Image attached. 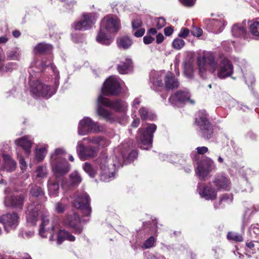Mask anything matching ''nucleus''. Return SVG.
Returning <instances> with one entry per match:
<instances>
[{
	"label": "nucleus",
	"instance_id": "nucleus-53",
	"mask_svg": "<svg viewBox=\"0 0 259 259\" xmlns=\"http://www.w3.org/2000/svg\"><path fill=\"white\" fill-rule=\"evenodd\" d=\"M249 232L252 235V233L255 236H259V225H252L250 227L249 229Z\"/></svg>",
	"mask_w": 259,
	"mask_h": 259
},
{
	"label": "nucleus",
	"instance_id": "nucleus-45",
	"mask_svg": "<svg viewBox=\"0 0 259 259\" xmlns=\"http://www.w3.org/2000/svg\"><path fill=\"white\" fill-rule=\"evenodd\" d=\"M30 192V194L34 197H38L44 194L41 188L35 185L31 186Z\"/></svg>",
	"mask_w": 259,
	"mask_h": 259
},
{
	"label": "nucleus",
	"instance_id": "nucleus-21",
	"mask_svg": "<svg viewBox=\"0 0 259 259\" xmlns=\"http://www.w3.org/2000/svg\"><path fill=\"white\" fill-rule=\"evenodd\" d=\"M41 209V206L36 203H30L27 207V223L31 226L36 224L38 219V211Z\"/></svg>",
	"mask_w": 259,
	"mask_h": 259
},
{
	"label": "nucleus",
	"instance_id": "nucleus-36",
	"mask_svg": "<svg viewBox=\"0 0 259 259\" xmlns=\"http://www.w3.org/2000/svg\"><path fill=\"white\" fill-rule=\"evenodd\" d=\"M4 59L0 51V73L11 71L15 67L16 65L14 63L9 62L4 65Z\"/></svg>",
	"mask_w": 259,
	"mask_h": 259
},
{
	"label": "nucleus",
	"instance_id": "nucleus-8",
	"mask_svg": "<svg viewBox=\"0 0 259 259\" xmlns=\"http://www.w3.org/2000/svg\"><path fill=\"white\" fill-rule=\"evenodd\" d=\"M71 202L74 207L79 209L84 217L91 215L92 209L90 206V198L88 194L84 192H77L71 197Z\"/></svg>",
	"mask_w": 259,
	"mask_h": 259
},
{
	"label": "nucleus",
	"instance_id": "nucleus-6",
	"mask_svg": "<svg viewBox=\"0 0 259 259\" xmlns=\"http://www.w3.org/2000/svg\"><path fill=\"white\" fill-rule=\"evenodd\" d=\"M118 159H121L120 157L115 156V159L113 160V163H110L111 160H108L107 156L105 153H102L97 160V163L100 168V176L101 180L104 182H109L112 180L114 177V171L116 167H118L120 165H116L114 167L113 170L109 169L108 167L110 168L113 165L114 162H117Z\"/></svg>",
	"mask_w": 259,
	"mask_h": 259
},
{
	"label": "nucleus",
	"instance_id": "nucleus-16",
	"mask_svg": "<svg viewBox=\"0 0 259 259\" xmlns=\"http://www.w3.org/2000/svg\"><path fill=\"white\" fill-rule=\"evenodd\" d=\"M19 221V215L15 212L7 213L0 217V222L4 225L7 232L15 230L17 227Z\"/></svg>",
	"mask_w": 259,
	"mask_h": 259
},
{
	"label": "nucleus",
	"instance_id": "nucleus-2",
	"mask_svg": "<svg viewBox=\"0 0 259 259\" xmlns=\"http://www.w3.org/2000/svg\"><path fill=\"white\" fill-rule=\"evenodd\" d=\"M65 150L62 148L55 149L50 156V164L54 177L50 178L48 182V190L49 195L51 197H56L59 193L60 178L68 172L70 165L64 156L66 155Z\"/></svg>",
	"mask_w": 259,
	"mask_h": 259
},
{
	"label": "nucleus",
	"instance_id": "nucleus-32",
	"mask_svg": "<svg viewBox=\"0 0 259 259\" xmlns=\"http://www.w3.org/2000/svg\"><path fill=\"white\" fill-rule=\"evenodd\" d=\"M117 44L119 48L126 50L131 47L133 41L130 37L123 36L118 38Z\"/></svg>",
	"mask_w": 259,
	"mask_h": 259
},
{
	"label": "nucleus",
	"instance_id": "nucleus-41",
	"mask_svg": "<svg viewBox=\"0 0 259 259\" xmlns=\"http://www.w3.org/2000/svg\"><path fill=\"white\" fill-rule=\"evenodd\" d=\"M83 169L86 173L92 178L95 177L97 174V169L88 162H85L83 164Z\"/></svg>",
	"mask_w": 259,
	"mask_h": 259
},
{
	"label": "nucleus",
	"instance_id": "nucleus-11",
	"mask_svg": "<svg viewBox=\"0 0 259 259\" xmlns=\"http://www.w3.org/2000/svg\"><path fill=\"white\" fill-rule=\"evenodd\" d=\"M102 130V127L90 117H84L79 121L78 134L80 136L86 135L90 133H97Z\"/></svg>",
	"mask_w": 259,
	"mask_h": 259
},
{
	"label": "nucleus",
	"instance_id": "nucleus-25",
	"mask_svg": "<svg viewBox=\"0 0 259 259\" xmlns=\"http://www.w3.org/2000/svg\"><path fill=\"white\" fill-rule=\"evenodd\" d=\"M137 152L134 150L132 151L130 153H129L127 156L125 151H121L120 153V157L121 159H118L117 162H114L113 165L111 166V167H108V170L109 169L111 170H113L114 167L116 165H122L123 164H126L131 163L137 158Z\"/></svg>",
	"mask_w": 259,
	"mask_h": 259
},
{
	"label": "nucleus",
	"instance_id": "nucleus-47",
	"mask_svg": "<svg viewBox=\"0 0 259 259\" xmlns=\"http://www.w3.org/2000/svg\"><path fill=\"white\" fill-rule=\"evenodd\" d=\"M185 45V42L180 38H175L172 42V47L177 50L182 49Z\"/></svg>",
	"mask_w": 259,
	"mask_h": 259
},
{
	"label": "nucleus",
	"instance_id": "nucleus-30",
	"mask_svg": "<svg viewBox=\"0 0 259 259\" xmlns=\"http://www.w3.org/2000/svg\"><path fill=\"white\" fill-rule=\"evenodd\" d=\"M132 61L130 58H126L125 61L121 62L117 66V70L120 74H126L131 71L132 66Z\"/></svg>",
	"mask_w": 259,
	"mask_h": 259
},
{
	"label": "nucleus",
	"instance_id": "nucleus-43",
	"mask_svg": "<svg viewBox=\"0 0 259 259\" xmlns=\"http://www.w3.org/2000/svg\"><path fill=\"white\" fill-rule=\"evenodd\" d=\"M36 172L37 177L44 178L47 176L48 170L46 166L40 165L37 167Z\"/></svg>",
	"mask_w": 259,
	"mask_h": 259
},
{
	"label": "nucleus",
	"instance_id": "nucleus-39",
	"mask_svg": "<svg viewBox=\"0 0 259 259\" xmlns=\"http://www.w3.org/2000/svg\"><path fill=\"white\" fill-rule=\"evenodd\" d=\"M139 113L141 118L143 120L149 119L153 120L156 118V115L155 114L151 113L145 107L140 108L139 111Z\"/></svg>",
	"mask_w": 259,
	"mask_h": 259
},
{
	"label": "nucleus",
	"instance_id": "nucleus-33",
	"mask_svg": "<svg viewBox=\"0 0 259 259\" xmlns=\"http://www.w3.org/2000/svg\"><path fill=\"white\" fill-rule=\"evenodd\" d=\"M249 30L253 38L259 39V19L250 22Z\"/></svg>",
	"mask_w": 259,
	"mask_h": 259
},
{
	"label": "nucleus",
	"instance_id": "nucleus-38",
	"mask_svg": "<svg viewBox=\"0 0 259 259\" xmlns=\"http://www.w3.org/2000/svg\"><path fill=\"white\" fill-rule=\"evenodd\" d=\"M184 73L187 77L189 78L193 77L194 74V66L190 61H185L184 63Z\"/></svg>",
	"mask_w": 259,
	"mask_h": 259
},
{
	"label": "nucleus",
	"instance_id": "nucleus-26",
	"mask_svg": "<svg viewBox=\"0 0 259 259\" xmlns=\"http://www.w3.org/2000/svg\"><path fill=\"white\" fill-rule=\"evenodd\" d=\"M212 182L219 190H228L230 187V182L224 174L217 175Z\"/></svg>",
	"mask_w": 259,
	"mask_h": 259
},
{
	"label": "nucleus",
	"instance_id": "nucleus-14",
	"mask_svg": "<svg viewBox=\"0 0 259 259\" xmlns=\"http://www.w3.org/2000/svg\"><path fill=\"white\" fill-rule=\"evenodd\" d=\"M120 83L116 76H111L104 82L102 93L105 95H116L120 92Z\"/></svg>",
	"mask_w": 259,
	"mask_h": 259
},
{
	"label": "nucleus",
	"instance_id": "nucleus-1",
	"mask_svg": "<svg viewBox=\"0 0 259 259\" xmlns=\"http://www.w3.org/2000/svg\"><path fill=\"white\" fill-rule=\"evenodd\" d=\"M30 92L35 97L50 98L56 91L59 74L51 59L34 61L29 70Z\"/></svg>",
	"mask_w": 259,
	"mask_h": 259
},
{
	"label": "nucleus",
	"instance_id": "nucleus-50",
	"mask_svg": "<svg viewBox=\"0 0 259 259\" xmlns=\"http://www.w3.org/2000/svg\"><path fill=\"white\" fill-rule=\"evenodd\" d=\"M34 232L32 230H23L19 234V236L24 239H29L34 235Z\"/></svg>",
	"mask_w": 259,
	"mask_h": 259
},
{
	"label": "nucleus",
	"instance_id": "nucleus-22",
	"mask_svg": "<svg viewBox=\"0 0 259 259\" xmlns=\"http://www.w3.org/2000/svg\"><path fill=\"white\" fill-rule=\"evenodd\" d=\"M7 190L5 191L7 195L4 200L5 205L6 206L22 209L24 201V197L21 195H15L9 193L7 194Z\"/></svg>",
	"mask_w": 259,
	"mask_h": 259
},
{
	"label": "nucleus",
	"instance_id": "nucleus-42",
	"mask_svg": "<svg viewBox=\"0 0 259 259\" xmlns=\"http://www.w3.org/2000/svg\"><path fill=\"white\" fill-rule=\"evenodd\" d=\"M81 180L80 176L77 171H74L70 175V182L72 186L78 185Z\"/></svg>",
	"mask_w": 259,
	"mask_h": 259
},
{
	"label": "nucleus",
	"instance_id": "nucleus-19",
	"mask_svg": "<svg viewBox=\"0 0 259 259\" xmlns=\"http://www.w3.org/2000/svg\"><path fill=\"white\" fill-rule=\"evenodd\" d=\"M204 23L208 30L215 33H219L224 29L226 23L224 18L218 17L212 20L206 19Z\"/></svg>",
	"mask_w": 259,
	"mask_h": 259
},
{
	"label": "nucleus",
	"instance_id": "nucleus-10",
	"mask_svg": "<svg viewBox=\"0 0 259 259\" xmlns=\"http://www.w3.org/2000/svg\"><path fill=\"white\" fill-rule=\"evenodd\" d=\"M96 20L95 13H83L80 18L72 23L71 27L74 30L85 31L92 28Z\"/></svg>",
	"mask_w": 259,
	"mask_h": 259
},
{
	"label": "nucleus",
	"instance_id": "nucleus-44",
	"mask_svg": "<svg viewBox=\"0 0 259 259\" xmlns=\"http://www.w3.org/2000/svg\"><path fill=\"white\" fill-rule=\"evenodd\" d=\"M227 238L229 240L236 242H242L243 240V238L241 234L233 232L228 233L227 235Z\"/></svg>",
	"mask_w": 259,
	"mask_h": 259
},
{
	"label": "nucleus",
	"instance_id": "nucleus-56",
	"mask_svg": "<svg viewBox=\"0 0 259 259\" xmlns=\"http://www.w3.org/2000/svg\"><path fill=\"white\" fill-rule=\"evenodd\" d=\"M197 152L199 154H204L208 152V148L205 146L198 147L196 149Z\"/></svg>",
	"mask_w": 259,
	"mask_h": 259
},
{
	"label": "nucleus",
	"instance_id": "nucleus-12",
	"mask_svg": "<svg viewBox=\"0 0 259 259\" xmlns=\"http://www.w3.org/2000/svg\"><path fill=\"white\" fill-rule=\"evenodd\" d=\"M195 122L200 128L201 136L206 139H209L211 136L213 130L207 119L205 111L201 110L198 112Z\"/></svg>",
	"mask_w": 259,
	"mask_h": 259
},
{
	"label": "nucleus",
	"instance_id": "nucleus-35",
	"mask_svg": "<svg viewBox=\"0 0 259 259\" xmlns=\"http://www.w3.org/2000/svg\"><path fill=\"white\" fill-rule=\"evenodd\" d=\"M83 140L87 141L88 144L92 143L103 147L107 145L106 140L101 137L84 138Z\"/></svg>",
	"mask_w": 259,
	"mask_h": 259
},
{
	"label": "nucleus",
	"instance_id": "nucleus-64",
	"mask_svg": "<svg viewBox=\"0 0 259 259\" xmlns=\"http://www.w3.org/2000/svg\"><path fill=\"white\" fill-rule=\"evenodd\" d=\"M140 124V119L138 118L135 119L132 122V126L134 127H137Z\"/></svg>",
	"mask_w": 259,
	"mask_h": 259
},
{
	"label": "nucleus",
	"instance_id": "nucleus-48",
	"mask_svg": "<svg viewBox=\"0 0 259 259\" xmlns=\"http://www.w3.org/2000/svg\"><path fill=\"white\" fill-rule=\"evenodd\" d=\"M66 204L65 200L62 199L60 201L56 204L55 210L58 213H63L65 209Z\"/></svg>",
	"mask_w": 259,
	"mask_h": 259
},
{
	"label": "nucleus",
	"instance_id": "nucleus-24",
	"mask_svg": "<svg viewBox=\"0 0 259 259\" xmlns=\"http://www.w3.org/2000/svg\"><path fill=\"white\" fill-rule=\"evenodd\" d=\"M16 145L21 147L24 151L25 154L29 155L31 152L33 140L30 136L26 135L17 138L14 141Z\"/></svg>",
	"mask_w": 259,
	"mask_h": 259
},
{
	"label": "nucleus",
	"instance_id": "nucleus-63",
	"mask_svg": "<svg viewBox=\"0 0 259 259\" xmlns=\"http://www.w3.org/2000/svg\"><path fill=\"white\" fill-rule=\"evenodd\" d=\"M164 40V36L161 33H159L156 36V42L160 44Z\"/></svg>",
	"mask_w": 259,
	"mask_h": 259
},
{
	"label": "nucleus",
	"instance_id": "nucleus-34",
	"mask_svg": "<svg viewBox=\"0 0 259 259\" xmlns=\"http://www.w3.org/2000/svg\"><path fill=\"white\" fill-rule=\"evenodd\" d=\"M232 33L234 36L245 38L246 31L241 24H234L232 28Z\"/></svg>",
	"mask_w": 259,
	"mask_h": 259
},
{
	"label": "nucleus",
	"instance_id": "nucleus-15",
	"mask_svg": "<svg viewBox=\"0 0 259 259\" xmlns=\"http://www.w3.org/2000/svg\"><path fill=\"white\" fill-rule=\"evenodd\" d=\"M162 79L165 80V86L166 89H173L177 88L179 85L177 79L170 73L164 74V73H161L156 78L153 79V84L158 87H162L163 85Z\"/></svg>",
	"mask_w": 259,
	"mask_h": 259
},
{
	"label": "nucleus",
	"instance_id": "nucleus-49",
	"mask_svg": "<svg viewBox=\"0 0 259 259\" xmlns=\"http://www.w3.org/2000/svg\"><path fill=\"white\" fill-rule=\"evenodd\" d=\"M244 77L245 81L246 83L248 86H249L250 85H251L254 82L255 80H254V76H253V74L252 73V72H249L248 73H246L245 74H244Z\"/></svg>",
	"mask_w": 259,
	"mask_h": 259
},
{
	"label": "nucleus",
	"instance_id": "nucleus-51",
	"mask_svg": "<svg viewBox=\"0 0 259 259\" xmlns=\"http://www.w3.org/2000/svg\"><path fill=\"white\" fill-rule=\"evenodd\" d=\"M156 26L158 29H160L165 25V20L162 17L157 18L155 19Z\"/></svg>",
	"mask_w": 259,
	"mask_h": 259
},
{
	"label": "nucleus",
	"instance_id": "nucleus-54",
	"mask_svg": "<svg viewBox=\"0 0 259 259\" xmlns=\"http://www.w3.org/2000/svg\"><path fill=\"white\" fill-rule=\"evenodd\" d=\"M191 33L195 36L199 37L202 34V30L200 28L194 27L191 30Z\"/></svg>",
	"mask_w": 259,
	"mask_h": 259
},
{
	"label": "nucleus",
	"instance_id": "nucleus-5",
	"mask_svg": "<svg viewBox=\"0 0 259 259\" xmlns=\"http://www.w3.org/2000/svg\"><path fill=\"white\" fill-rule=\"evenodd\" d=\"M120 29V21L115 16L108 15L102 20L100 31L97 36V41L103 45H109L113 41L112 33Z\"/></svg>",
	"mask_w": 259,
	"mask_h": 259
},
{
	"label": "nucleus",
	"instance_id": "nucleus-23",
	"mask_svg": "<svg viewBox=\"0 0 259 259\" xmlns=\"http://www.w3.org/2000/svg\"><path fill=\"white\" fill-rule=\"evenodd\" d=\"M64 224L72 228L75 234H80L82 231L81 220L79 217L76 213L66 217L64 220Z\"/></svg>",
	"mask_w": 259,
	"mask_h": 259
},
{
	"label": "nucleus",
	"instance_id": "nucleus-60",
	"mask_svg": "<svg viewBox=\"0 0 259 259\" xmlns=\"http://www.w3.org/2000/svg\"><path fill=\"white\" fill-rule=\"evenodd\" d=\"M174 32V29L172 27H167L164 28V32L165 35L170 36Z\"/></svg>",
	"mask_w": 259,
	"mask_h": 259
},
{
	"label": "nucleus",
	"instance_id": "nucleus-29",
	"mask_svg": "<svg viewBox=\"0 0 259 259\" xmlns=\"http://www.w3.org/2000/svg\"><path fill=\"white\" fill-rule=\"evenodd\" d=\"M75 237L70 232L65 230H60L58 234L57 243L61 244L63 241L68 240L69 241H74Z\"/></svg>",
	"mask_w": 259,
	"mask_h": 259
},
{
	"label": "nucleus",
	"instance_id": "nucleus-20",
	"mask_svg": "<svg viewBox=\"0 0 259 259\" xmlns=\"http://www.w3.org/2000/svg\"><path fill=\"white\" fill-rule=\"evenodd\" d=\"M197 191L201 198L207 200H213L217 197V191L211 183L206 185L198 184Z\"/></svg>",
	"mask_w": 259,
	"mask_h": 259
},
{
	"label": "nucleus",
	"instance_id": "nucleus-7",
	"mask_svg": "<svg viewBox=\"0 0 259 259\" xmlns=\"http://www.w3.org/2000/svg\"><path fill=\"white\" fill-rule=\"evenodd\" d=\"M156 130V125L150 124L146 128H140L136 136L138 146L143 149H148L152 146L153 133Z\"/></svg>",
	"mask_w": 259,
	"mask_h": 259
},
{
	"label": "nucleus",
	"instance_id": "nucleus-57",
	"mask_svg": "<svg viewBox=\"0 0 259 259\" xmlns=\"http://www.w3.org/2000/svg\"><path fill=\"white\" fill-rule=\"evenodd\" d=\"M180 2L185 6H193L196 0H180Z\"/></svg>",
	"mask_w": 259,
	"mask_h": 259
},
{
	"label": "nucleus",
	"instance_id": "nucleus-55",
	"mask_svg": "<svg viewBox=\"0 0 259 259\" xmlns=\"http://www.w3.org/2000/svg\"><path fill=\"white\" fill-rule=\"evenodd\" d=\"M190 31L188 28H182L178 34L180 37L186 38L189 34Z\"/></svg>",
	"mask_w": 259,
	"mask_h": 259
},
{
	"label": "nucleus",
	"instance_id": "nucleus-58",
	"mask_svg": "<svg viewBox=\"0 0 259 259\" xmlns=\"http://www.w3.org/2000/svg\"><path fill=\"white\" fill-rule=\"evenodd\" d=\"M19 163L20 167L22 170L26 169V167H27V164L26 161H25L24 157H21L19 158Z\"/></svg>",
	"mask_w": 259,
	"mask_h": 259
},
{
	"label": "nucleus",
	"instance_id": "nucleus-52",
	"mask_svg": "<svg viewBox=\"0 0 259 259\" xmlns=\"http://www.w3.org/2000/svg\"><path fill=\"white\" fill-rule=\"evenodd\" d=\"M233 200V197L230 194H225L221 198L219 203L221 204L223 202H225L226 203H229L231 202Z\"/></svg>",
	"mask_w": 259,
	"mask_h": 259
},
{
	"label": "nucleus",
	"instance_id": "nucleus-28",
	"mask_svg": "<svg viewBox=\"0 0 259 259\" xmlns=\"http://www.w3.org/2000/svg\"><path fill=\"white\" fill-rule=\"evenodd\" d=\"M133 34L137 37H142L145 33V30L142 27V22L140 19H136L132 21Z\"/></svg>",
	"mask_w": 259,
	"mask_h": 259
},
{
	"label": "nucleus",
	"instance_id": "nucleus-37",
	"mask_svg": "<svg viewBox=\"0 0 259 259\" xmlns=\"http://www.w3.org/2000/svg\"><path fill=\"white\" fill-rule=\"evenodd\" d=\"M52 50V46L49 44L45 43H39L37 44L34 48V53H48L51 51Z\"/></svg>",
	"mask_w": 259,
	"mask_h": 259
},
{
	"label": "nucleus",
	"instance_id": "nucleus-61",
	"mask_svg": "<svg viewBox=\"0 0 259 259\" xmlns=\"http://www.w3.org/2000/svg\"><path fill=\"white\" fill-rule=\"evenodd\" d=\"M141 100L139 98H137L133 101L132 103V107L133 109H135V110L137 109L138 106L141 103Z\"/></svg>",
	"mask_w": 259,
	"mask_h": 259
},
{
	"label": "nucleus",
	"instance_id": "nucleus-17",
	"mask_svg": "<svg viewBox=\"0 0 259 259\" xmlns=\"http://www.w3.org/2000/svg\"><path fill=\"white\" fill-rule=\"evenodd\" d=\"M77 153L82 160L95 157L98 153V150L91 146L84 147L82 141H79L76 146Z\"/></svg>",
	"mask_w": 259,
	"mask_h": 259
},
{
	"label": "nucleus",
	"instance_id": "nucleus-27",
	"mask_svg": "<svg viewBox=\"0 0 259 259\" xmlns=\"http://www.w3.org/2000/svg\"><path fill=\"white\" fill-rule=\"evenodd\" d=\"M2 169L8 172L14 171L16 167V161L9 155L3 154Z\"/></svg>",
	"mask_w": 259,
	"mask_h": 259
},
{
	"label": "nucleus",
	"instance_id": "nucleus-9",
	"mask_svg": "<svg viewBox=\"0 0 259 259\" xmlns=\"http://www.w3.org/2000/svg\"><path fill=\"white\" fill-rule=\"evenodd\" d=\"M48 213L45 211L41 218V224L39 230V234L42 238H46L50 234L49 240L50 241L54 240V236L56 232L59 230V227L57 224H55L48 219Z\"/></svg>",
	"mask_w": 259,
	"mask_h": 259
},
{
	"label": "nucleus",
	"instance_id": "nucleus-13",
	"mask_svg": "<svg viewBox=\"0 0 259 259\" xmlns=\"http://www.w3.org/2000/svg\"><path fill=\"white\" fill-rule=\"evenodd\" d=\"M215 169L216 166L214 161L209 158H206L197 163L196 173L200 179H204L211 171Z\"/></svg>",
	"mask_w": 259,
	"mask_h": 259
},
{
	"label": "nucleus",
	"instance_id": "nucleus-46",
	"mask_svg": "<svg viewBox=\"0 0 259 259\" xmlns=\"http://www.w3.org/2000/svg\"><path fill=\"white\" fill-rule=\"evenodd\" d=\"M156 238L153 236H151L143 243L142 248L144 249L152 248L154 246Z\"/></svg>",
	"mask_w": 259,
	"mask_h": 259
},
{
	"label": "nucleus",
	"instance_id": "nucleus-40",
	"mask_svg": "<svg viewBox=\"0 0 259 259\" xmlns=\"http://www.w3.org/2000/svg\"><path fill=\"white\" fill-rule=\"evenodd\" d=\"M48 146L36 148L35 150V158L36 160L40 162L44 160L47 153Z\"/></svg>",
	"mask_w": 259,
	"mask_h": 259
},
{
	"label": "nucleus",
	"instance_id": "nucleus-18",
	"mask_svg": "<svg viewBox=\"0 0 259 259\" xmlns=\"http://www.w3.org/2000/svg\"><path fill=\"white\" fill-rule=\"evenodd\" d=\"M190 94L187 90H180L173 94L169 97V101L173 105L178 107L186 102L194 104V101L190 100Z\"/></svg>",
	"mask_w": 259,
	"mask_h": 259
},
{
	"label": "nucleus",
	"instance_id": "nucleus-3",
	"mask_svg": "<svg viewBox=\"0 0 259 259\" xmlns=\"http://www.w3.org/2000/svg\"><path fill=\"white\" fill-rule=\"evenodd\" d=\"M199 74L202 78L206 76L207 72L217 75L220 78L230 76L233 72L234 68L231 62L227 58L222 59L218 64L213 55L207 53L197 59Z\"/></svg>",
	"mask_w": 259,
	"mask_h": 259
},
{
	"label": "nucleus",
	"instance_id": "nucleus-4",
	"mask_svg": "<svg viewBox=\"0 0 259 259\" xmlns=\"http://www.w3.org/2000/svg\"><path fill=\"white\" fill-rule=\"evenodd\" d=\"M110 107L115 111L120 112L123 114L122 120H119L120 123H123V122L126 120L127 117L125 113L127 110V103L120 100L111 101L107 98L103 97V95H100L97 99V109L98 114L103 116L107 120L110 122H113L115 120L113 114L103 106Z\"/></svg>",
	"mask_w": 259,
	"mask_h": 259
},
{
	"label": "nucleus",
	"instance_id": "nucleus-59",
	"mask_svg": "<svg viewBox=\"0 0 259 259\" xmlns=\"http://www.w3.org/2000/svg\"><path fill=\"white\" fill-rule=\"evenodd\" d=\"M154 40V38L151 36H145L143 38V41L146 45L152 43Z\"/></svg>",
	"mask_w": 259,
	"mask_h": 259
},
{
	"label": "nucleus",
	"instance_id": "nucleus-62",
	"mask_svg": "<svg viewBox=\"0 0 259 259\" xmlns=\"http://www.w3.org/2000/svg\"><path fill=\"white\" fill-rule=\"evenodd\" d=\"M146 259H165L164 256L158 255L155 256L153 254H149Z\"/></svg>",
	"mask_w": 259,
	"mask_h": 259
},
{
	"label": "nucleus",
	"instance_id": "nucleus-31",
	"mask_svg": "<svg viewBox=\"0 0 259 259\" xmlns=\"http://www.w3.org/2000/svg\"><path fill=\"white\" fill-rule=\"evenodd\" d=\"M22 51L20 48L15 47L8 51L7 53V58L9 60L20 61Z\"/></svg>",
	"mask_w": 259,
	"mask_h": 259
}]
</instances>
